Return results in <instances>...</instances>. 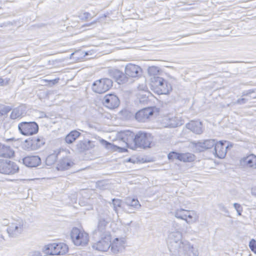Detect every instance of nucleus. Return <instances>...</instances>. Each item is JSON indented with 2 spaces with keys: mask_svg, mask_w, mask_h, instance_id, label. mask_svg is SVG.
Wrapping results in <instances>:
<instances>
[{
  "mask_svg": "<svg viewBox=\"0 0 256 256\" xmlns=\"http://www.w3.org/2000/svg\"><path fill=\"white\" fill-rule=\"evenodd\" d=\"M148 72L150 75L156 76L159 72L158 68L156 66H150L148 68Z\"/></svg>",
  "mask_w": 256,
  "mask_h": 256,
  "instance_id": "40",
  "label": "nucleus"
},
{
  "mask_svg": "<svg viewBox=\"0 0 256 256\" xmlns=\"http://www.w3.org/2000/svg\"><path fill=\"white\" fill-rule=\"evenodd\" d=\"M100 142L102 143V144L104 145L106 148H109L110 147L111 148L112 146H114L111 143L107 142L106 140L104 139H102L100 140Z\"/></svg>",
  "mask_w": 256,
  "mask_h": 256,
  "instance_id": "43",
  "label": "nucleus"
},
{
  "mask_svg": "<svg viewBox=\"0 0 256 256\" xmlns=\"http://www.w3.org/2000/svg\"><path fill=\"white\" fill-rule=\"evenodd\" d=\"M249 247L251 250L254 254H256V240L252 238L249 242Z\"/></svg>",
  "mask_w": 256,
  "mask_h": 256,
  "instance_id": "41",
  "label": "nucleus"
},
{
  "mask_svg": "<svg viewBox=\"0 0 256 256\" xmlns=\"http://www.w3.org/2000/svg\"><path fill=\"white\" fill-rule=\"evenodd\" d=\"M81 135V133L76 130L69 132L65 138V142L68 144H72Z\"/></svg>",
  "mask_w": 256,
  "mask_h": 256,
  "instance_id": "28",
  "label": "nucleus"
},
{
  "mask_svg": "<svg viewBox=\"0 0 256 256\" xmlns=\"http://www.w3.org/2000/svg\"><path fill=\"white\" fill-rule=\"evenodd\" d=\"M12 146H14V144H12Z\"/></svg>",
  "mask_w": 256,
  "mask_h": 256,
  "instance_id": "57",
  "label": "nucleus"
},
{
  "mask_svg": "<svg viewBox=\"0 0 256 256\" xmlns=\"http://www.w3.org/2000/svg\"><path fill=\"white\" fill-rule=\"evenodd\" d=\"M33 144V149L37 150L45 144L46 140L42 136H38L32 138Z\"/></svg>",
  "mask_w": 256,
  "mask_h": 256,
  "instance_id": "29",
  "label": "nucleus"
},
{
  "mask_svg": "<svg viewBox=\"0 0 256 256\" xmlns=\"http://www.w3.org/2000/svg\"><path fill=\"white\" fill-rule=\"evenodd\" d=\"M22 162L24 165L28 168H36L42 163L41 158L37 155L25 156L22 158Z\"/></svg>",
  "mask_w": 256,
  "mask_h": 256,
  "instance_id": "17",
  "label": "nucleus"
},
{
  "mask_svg": "<svg viewBox=\"0 0 256 256\" xmlns=\"http://www.w3.org/2000/svg\"><path fill=\"white\" fill-rule=\"evenodd\" d=\"M112 204V205L114 210L116 212L118 213V208L122 207V200L118 198H113Z\"/></svg>",
  "mask_w": 256,
  "mask_h": 256,
  "instance_id": "37",
  "label": "nucleus"
},
{
  "mask_svg": "<svg viewBox=\"0 0 256 256\" xmlns=\"http://www.w3.org/2000/svg\"><path fill=\"white\" fill-rule=\"evenodd\" d=\"M168 246L171 256H198V250L190 242L182 239L178 231L172 232L168 238Z\"/></svg>",
  "mask_w": 256,
  "mask_h": 256,
  "instance_id": "1",
  "label": "nucleus"
},
{
  "mask_svg": "<svg viewBox=\"0 0 256 256\" xmlns=\"http://www.w3.org/2000/svg\"><path fill=\"white\" fill-rule=\"evenodd\" d=\"M102 102L106 108L110 109H114L118 107L120 101L116 94H110L104 96Z\"/></svg>",
  "mask_w": 256,
  "mask_h": 256,
  "instance_id": "14",
  "label": "nucleus"
},
{
  "mask_svg": "<svg viewBox=\"0 0 256 256\" xmlns=\"http://www.w3.org/2000/svg\"><path fill=\"white\" fill-rule=\"evenodd\" d=\"M194 160V155L191 153H180V161L192 162Z\"/></svg>",
  "mask_w": 256,
  "mask_h": 256,
  "instance_id": "32",
  "label": "nucleus"
},
{
  "mask_svg": "<svg viewBox=\"0 0 256 256\" xmlns=\"http://www.w3.org/2000/svg\"><path fill=\"white\" fill-rule=\"evenodd\" d=\"M113 82L108 78H103L94 82L92 86V91L97 94H103L112 86Z\"/></svg>",
  "mask_w": 256,
  "mask_h": 256,
  "instance_id": "6",
  "label": "nucleus"
},
{
  "mask_svg": "<svg viewBox=\"0 0 256 256\" xmlns=\"http://www.w3.org/2000/svg\"><path fill=\"white\" fill-rule=\"evenodd\" d=\"M91 16V14L88 12H85L83 13L82 15L81 16L82 20H87Z\"/></svg>",
  "mask_w": 256,
  "mask_h": 256,
  "instance_id": "48",
  "label": "nucleus"
},
{
  "mask_svg": "<svg viewBox=\"0 0 256 256\" xmlns=\"http://www.w3.org/2000/svg\"><path fill=\"white\" fill-rule=\"evenodd\" d=\"M19 167L16 164L10 160H0V173L12 175L17 173Z\"/></svg>",
  "mask_w": 256,
  "mask_h": 256,
  "instance_id": "7",
  "label": "nucleus"
},
{
  "mask_svg": "<svg viewBox=\"0 0 256 256\" xmlns=\"http://www.w3.org/2000/svg\"><path fill=\"white\" fill-rule=\"evenodd\" d=\"M154 114V110L152 107L142 108L135 114L136 119L139 122H146Z\"/></svg>",
  "mask_w": 256,
  "mask_h": 256,
  "instance_id": "15",
  "label": "nucleus"
},
{
  "mask_svg": "<svg viewBox=\"0 0 256 256\" xmlns=\"http://www.w3.org/2000/svg\"><path fill=\"white\" fill-rule=\"evenodd\" d=\"M121 139L127 144L132 142H134V138L136 134L130 130H126L122 132Z\"/></svg>",
  "mask_w": 256,
  "mask_h": 256,
  "instance_id": "25",
  "label": "nucleus"
},
{
  "mask_svg": "<svg viewBox=\"0 0 256 256\" xmlns=\"http://www.w3.org/2000/svg\"><path fill=\"white\" fill-rule=\"evenodd\" d=\"M76 150L79 152H82L92 148L94 146L92 142L90 140H80L76 146Z\"/></svg>",
  "mask_w": 256,
  "mask_h": 256,
  "instance_id": "24",
  "label": "nucleus"
},
{
  "mask_svg": "<svg viewBox=\"0 0 256 256\" xmlns=\"http://www.w3.org/2000/svg\"><path fill=\"white\" fill-rule=\"evenodd\" d=\"M108 223V219L100 216L98 218L97 228L93 232L94 236L95 238L97 236H106V234H108V236H111L110 231L106 230Z\"/></svg>",
  "mask_w": 256,
  "mask_h": 256,
  "instance_id": "8",
  "label": "nucleus"
},
{
  "mask_svg": "<svg viewBox=\"0 0 256 256\" xmlns=\"http://www.w3.org/2000/svg\"><path fill=\"white\" fill-rule=\"evenodd\" d=\"M8 84V80H5L2 78H0V86H4Z\"/></svg>",
  "mask_w": 256,
  "mask_h": 256,
  "instance_id": "49",
  "label": "nucleus"
},
{
  "mask_svg": "<svg viewBox=\"0 0 256 256\" xmlns=\"http://www.w3.org/2000/svg\"><path fill=\"white\" fill-rule=\"evenodd\" d=\"M241 166L246 168H256V156L250 154L240 160Z\"/></svg>",
  "mask_w": 256,
  "mask_h": 256,
  "instance_id": "18",
  "label": "nucleus"
},
{
  "mask_svg": "<svg viewBox=\"0 0 256 256\" xmlns=\"http://www.w3.org/2000/svg\"><path fill=\"white\" fill-rule=\"evenodd\" d=\"M130 160H131V159H130V158H129V160H128V162H130Z\"/></svg>",
  "mask_w": 256,
  "mask_h": 256,
  "instance_id": "56",
  "label": "nucleus"
},
{
  "mask_svg": "<svg viewBox=\"0 0 256 256\" xmlns=\"http://www.w3.org/2000/svg\"><path fill=\"white\" fill-rule=\"evenodd\" d=\"M232 146V145L229 144L226 141L216 142L214 146V153L216 157L223 158L225 157L228 150Z\"/></svg>",
  "mask_w": 256,
  "mask_h": 256,
  "instance_id": "9",
  "label": "nucleus"
},
{
  "mask_svg": "<svg viewBox=\"0 0 256 256\" xmlns=\"http://www.w3.org/2000/svg\"><path fill=\"white\" fill-rule=\"evenodd\" d=\"M180 153L176 152H171L168 155V158L170 160H174V159L180 160Z\"/></svg>",
  "mask_w": 256,
  "mask_h": 256,
  "instance_id": "38",
  "label": "nucleus"
},
{
  "mask_svg": "<svg viewBox=\"0 0 256 256\" xmlns=\"http://www.w3.org/2000/svg\"><path fill=\"white\" fill-rule=\"evenodd\" d=\"M116 148L120 150L118 151L119 152H126L127 151V149L126 148H120V147H118V146H116Z\"/></svg>",
  "mask_w": 256,
  "mask_h": 256,
  "instance_id": "50",
  "label": "nucleus"
},
{
  "mask_svg": "<svg viewBox=\"0 0 256 256\" xmlns=\"http://www.w3.org/2000/svg\"><path fill=\"white\" fill-rule=\"evenodd\" d=\"M140 206L141 205L137 198L128 197L124 200L122 208L127 213L132 214L134 212L135 210L140 208Z\"/></svg>",
  "mask_w": 256,
  "mask_h": 256,
  "instance_id": "10",
  "label": "nucleus"
},
{
  "mask_svg": "<svg viewBox=\"0 0 256 256\" xmlns=\"http://www.w3.org/2000/svg\"><path fill=\"white\" fill-rule=\"evenodd\" d=\"M187 128L198 134L202 132V122L198 120H192L186 124Z\"/></svg>",
  "mask_w": 256,
  "mask_h": 256,
  "instance_id": "23",
  "label": "nucleus"
},
{
  "mask_svg": "<svg viewBox=\"0 0 256 256\" xmlns=\"http://www.w3.org/2000/svg\"><path fill=\"white\" fill-rule=\"evenodd\" d=\"M186 212H187V210L183 208L178 209L174 212V216L178 218L184 220Z\"/></svg>",
  "mask_w": 256,
  "mask_h": 256,
  "instance_id": "34",
  "label": "nucleus"
},
{
  "mask_svg": "<svg viewBox=\"0 0 256 256\" xmlns=\"http://www.w3.org/2000/svg\"><path fill=\"white\" fill-rule=\"evenodd\" d=\"M124 72L128 78H137L142 74V70L138 66L130 63L126 66Z\"/></svg>",
  "mask_w": 256,
  "mask_h": 256,
  "instance_id": "16",
  "label": "nucleus"
},
{
  "mask_svg": "<svg viewBox=\"0 0 256 256\" xmlns=\"http://www.w3.org/2000/svg\"><path fill=\"white\" fill-rule=\"evenodd\" d=\"M108 76L115 80V81L118 84H123L128 82L126 75L119 70L116 68H110L108 70Z\"/></svg>",
  "mask_w": 256,
  "mask_h": 256,
  "instance_id": "13",
  "label": "nucleus"
},
{
  "mask_svg": "<svg viewBox=\"0 0 256 256\" xmlns=\"http://www.w3.org/2000/svg\"><path fill=\"white\" fill-rule=\"evenodd\" d=\"M60 153V151H54L52 154H49L46 158V164L48 166H51L54 164L56 161L58 156Z\"/></svg>",
  "mask_w": 256,
  "mask_h": 256,
  "instance_id": "31",
  "label": "nucleus"
},
{
  "mask_svg": "<svg viewBox=\"0 0 256 256\" xmlns=\"http://www.w3.org/2000/svg\"><path fill=\"white\" fill-rule=\"evenodd\" d=\"M151 89L156 93V88H160L162 84L164 82V79L159 76H153L151 78Z\"/></svg>",
  "mask_w": 256,
  "mask_h": 256,
  "instance_id": "27",
  "label": "nucleus"
},
{
  "mask_svg": "<svg viewBox=\"0 0 256 256\" xmlns=\"http://www.w3.org/2000/svg\"><path fill=\"white\" fill-rule=\"evenodd\" d=\"M23 224L22 220H18L12 222L6 230L9 236L15 238L21 234L23 229Z\"/></svg>",
  "mask_w": 256,
  "mask_h": 256,
  "instance_id": "11",
  "label": "nucleus"
},
{
  "mask_svg": "<svg viewBox=\"0 0 256 256\" xmlns=\"http://www.w3.org/2000/svg\"><path fill=\"white\" fill-rule=\"evenodd\" d=\"M218 208L221 211H222L226 214L229 213L228 210L223 204H219Z\"/></svg>",
  "mask_w": 256,
  "mask_h": 256,
  "instance_id": "47",
  "label": "nucleus"
},
{
  "mask_svg": "<svg viewBox=\"0 0 256 256\" xmlns=\"http://www.w3.org/2000/svg\"><path fill=\"white\" fill-rule=\"evenodd\" d=\"M125 240L124 238H116L114 241L110 242L111 251L114 254H116L124 248Z\"/></svg>",
  "mask_w": 256,
  "mask_h": 256,
  "instance_id": "21",
  "label": "nucleus"
},
{
  "mask_svg": "<svg viewBox=\"0 0 256 256\" xmlns=\"http://www.w3.org/2000/svg\"><path fill=\"white\" fill-rule=\"evenodd\" d=\"M12 108L8 106H4L0 109V116H5L12 110Z\"/></svg>",
  "mask_w": 256,
  "mask_h": 256,
  "instance_id": "39",
  "label": "nucleus"
},
{
  "mask_svg": "<svg viewBox=\"0 0 256 256\" xmlns=\"http://www.w3.org/2000/svg\"><path fill=\"white\" fill-rule=\"evenodd\" d=\"M28 256H42V254L40 251L34 250L30 252Z\"/></svg>",
  "mask_w": 256,
  "mask_h": 256,
  "instance_id": "45",
  "label": "nucleus"
},
{
  "mask_svg": "<svg viewBox=\"0 0 256 256\" xmlns=\"http://www.w3.org/2000/svg\"><path fill=\"white\" fill-rule=\"evenodd\" d=\"M2 224H5V225L8 224V220L6 219H4V220H3V222H2Z\"/></svg>",
  "mask_w": 256,
  "mask_h": 256,
  "instance_id": "53",
  "label": "nucleus"
},
{
  "mask_svg": "<svg viewBox=\"0 0 256 256\" xmlns=\"http://www.w3.org/2000/svg\"><path fill=\"white\" fill-rule=\"evenodd\" d=\"M252 195H254V196H256V192H255V190H253V189L252 190Z\"/></svg>",
  "mask_w": 256,
  "mask_h": 256,
  "instance_id": "54",
  "label": "nucleus"
},
{
  "mask_svg": "<svg viewBox=\"0 0 256 256\" xmlns=\"http://www.w3.org/2000/svg\"><path fill=\"white\" fill-rule=\"evenodd\" d=\"M18 130L22 135L29 136L37 134L39 126L35 122H22L18 124Z\"/></svg>",
  "mask_w": 256,
  "mask_h": 256,
  "instance_id": "5",
  "label": "nucleus"
},
{
  "mask_svg": "<svg viewBox=\"0 0 256 256\" xmlns=\"http://www.w3.org/2000/svg\"><path fill=\"white\" fill-rule=\"evenodd\" d=\"M172 88L170 84L164 80L160 88H156V94H166L172 90Z\"/></svg>",
  "mask_w": 256,
  "mask_h": 256,
  "instance_id": "26",
  "label": "nucleus"
},
{
  "mask_svg": "<svg viewBox=\"0 0 256 256\" xmlns=\"http://www.w3.org/2000/svg\"><path fill=\"white\" fill-rule=\"evenodd\" d=\"M233 205L234 207V208L235 210H236L238 213V216H241L242 212V206L238 203H234Z\"/></svg>",
  "mask_w": 256,
  "mask_h": 256,
  "instance_id": "42",
  "label": "nucleus"
},
{
  "mask_svg": "<svg viewBox=\"0 0 256 256\" xmlns=\"http://www.w3.org/2000/svg\"><path fill=\"white\" fill-rule=\"evenodd\" d=\"M198 218V216L196 212L194 210H188L186 212V218L184 220L187 223H192L196 221Z\"/></svg>",
  "mask_w": 256,
  "mask_h": 256,
  "instance_id": "30",
  "label": "nucleus"
},
{
  "mask_svg": "<svg viewBox=\"0 0 256 256\" xmlns=\"http://www.w3.org/2000/svg\"><path fill=\"white\" fill-rule=\"evenodd\" d=\"M247 102V99L245 98H240L237 100L236 102V104H246Z\"/></svg>",
  "mask_w": 256,
  "mask_h": 256,
  "instance_id": "46",
  "label": "nucleus"
},
{
  "mask_svg": "<svg viewBox=\"0 0 256 256\" xmlns=\"http://www.w3.org/2000/svg\"><path fill=\"white\" fill-rule=\"evenodd\" d=\"M14 155V150L10 146L0 142V157L11 158Z\"/></svg>",
  "mask_w": 256,
  "mask_h": 256,
  "instance_id": "22",
  "label": "nucleus"
},
{
  "mask_svg": "<svg viewBox=\"0 0 256 256\" xmlns=\"http://www.w3.org/2000/svg\"><path fill=\"white\" fill-rule=\"evenodd\" d=\"M74 164L72 160L68 156L61 158L58 162L56 169L58 170H66L70 169Z\"/></svg>",
  "mask_w": 256,
  "mask_h": 256,
  "instance_id": "20",
  "label": "nucleus"
},
{
  "mask_svg": "<svg viewBox=\"0 0 256 256\" xmlns=\"http://www.w3.org/2000/svg\"><path fill=\"white\" fill-rule=\"evenodd\" d=\"M153 140L152 134L142 131H139L136 134L134 145L137 148L146 149L151 147Z\"/></svg>",
  "mask_w": 256,
  "mask_h": 256,
  "instance_id": "3",
  "label": "nucleus"
},
{
  "mask_svg": "<svg viewBox=\"0 0 256 256\" xmlns=\"http://www.w3.org/2000/svg\"><path fill=\"white\" fill-rule=\"evenodd\" d=\"M254 92H255V90L254 89H250V90H244L242 92V96H248L249 94H250L252 93H254Z\"/></svg>",
  "mask_w": 256,
  "mask_h": 256,
  "instance_id": "44",
  "label": "nucleus"
},
{
  "mask_svg": "<svg viewBox=\"0 0 256 256\" xmlns=\"http://www.w3.org/2000/svg\"><path fill=\"white\" fill-rule=\"evenodd\" d=\"M95 22H95V21H94V22H91V23H90V24H86V26H90V25H91V24H94Z\"/></svg>",
  "mask_w": 256,
  "mask_h": 256,
  "instance_id": "55",
  "label": "nucleus"
},
{
  "mask_svg": "<svg viewBox=\"0 0 256 256\" xmlns=\"http://www.w3.org/2000/svg\"><path fill=\"white\" fill-rule=\"evenodd\" d=\"M70 238L74 244L77 246H84L88 244V234L77 228H73L70 232Z\"/></svg>",
  "mask_w": 256,
  "mask_h": 256,
  "instance_id": "4",
  "label": "nucleus"
},
{
  "mask_svg": "<svg viewBox=\"0 0 256 256\" xmlns=\"http://www.w3.org/2000/svg\"><path fill=\"white\" fill-rule=\"evenodd\" d=\"M100 239L92 245L93 248L102 252H106L110 248V242H111V236H108L106 234V236H98Z\"/></svg>",
  "mask_w": 256,
  "mask_h": 256,
  "instance_id": "12",
  "label": "nucleus"
},
{
  "mask_svg": "<svg viewBox=\"0 0 256 256\" xmlns=\"http://www.w3.org/2000/svg\"><path fill=\"white\" fill-rule=\"evenodd\" d=\"M216 140L214 139L206 140L203 141H198L194 143L195 148L200 152L210 149L216 144Z\"/></svg>",
  "mask_w": 256,
  "mask_h": 256,
  "instance_id": "19",
  "label": "nucleus"
},
{
  "mask_svg": "<svg viewBox=\"0 0 256 256\" xmlns=\"http://www.w3.org/2000/svg\"><path fill=\"white\" fill-rule=\"evenodd\" d=\"M6 142H16L18 141V140H16L14 138H12L6 139Z\"/></svg>",
  "mask_w": 256,
  "mask_h": 256,
  "instance_id": "51",
  "label": "nucleus"
},
{
  "mask_svg": "<svg viewBox=\"0 0 256 256\" xmlns=\"http://www.w3.org/2000/svg\"><path fill=\"white\" fill-rule=\"evenodd\" d=\"M22 148L26 150H34L33 149V144L32 138L26 140L22 144Z\"/></svg>",
  "mask_w": 256,
  "mask_h": 256,
  "instance_id": "35",
  "label": "nucleus"
},
{
  "mask_svg": "<svg viewBox=\"0 0 256 256\" xmlns=\"http://www.w3.org/2000/svg\"><path fill=\"white\" fill-rule=\"evenodd\" d=\"M180 122L178 121V118L172 117L170 118L168 123V126L170 128H176L180 125Z\"/></svg>",
  "mask_w": 256,
  "mask_h": 256,
  "instance_id": "36",
  "label": "nucleus"
},
{
  "mask_svg": "<svg viewBox=\"0 0 256 256\" xmlns=\"http://www.w3.org/2000/svg\"><path fill=\"white\" fill-rule=\"evenodd\" d=\"M47 255H64L68 252V246L64 243H52L46 245L42 249Z\"/></svg>",
  "mask_w": 256,
  "mask_h": 256,
  "instance_id": "2",
  "label": "nucleus"
},
{
  "mask_svg": "<svg viewBox=\"0 0 256 256\" xmlns=\"http://www.w3.org/2000/svg\"><path fill=\"white\" fill-rule=\"evenodd\" d=\"M12 112L10 115V118L15 120L20 118L22 116V112L20 108L17 107L12 110Z\"/></svg>",
  "mask_w": 256,
  "mask_h": 256,
  "instance_id": "33",
  "label": "nucleus"
},
{
  "mask_svg": "<svg viewBox=\"0 0 256 256\" xmlns=\"http://www.w3.org/2000/svg\"><path fill=\"white\" fill-rule=\"evenodd\" d=\"M58 78H56L53 80H52L51 82H52L53 84H55L58 82Z\"/></svg>",
  "mask_w": 256,
  "mask_h": 256,
  "instance_id": "52",
  "label": "nucleus"
}]
</instances>
